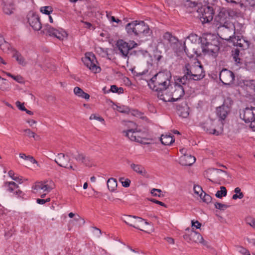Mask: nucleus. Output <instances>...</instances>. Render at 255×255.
<instances>
[{
    "label": "nucleus",
    "mask_w": 255,
    "mask_h": 255,
    "mask_svg": "<svg viewBox=\"0 0 255 255\" xmlns=\"http://www.w3.org/2000/svg\"><path fill=\"white\" fill-rule=\"evenodd\" d=\"M215 207L216 209H219L220 210H225L227 209L229 206L222 204L221 203L216 202L215 203Z\"/></svg>",
    "instance_id": "42"
},
{
    "label": "nucleus",
    "mask_w": 255,
    "mask_h": 255,
    "mask_svg": "<svg viewBox=\"0 0 255 255\" xmlns=\"http://www.w3.org/2000/svg\"><path fill=\"white\" fill-rule=\"evenodd\" d=\"M246 223L255 229V219L251 217H248L246 219Z\"/></svg>",
    "instance_id": "41"
},
{
    "label": "nucleus",
    "mask_w": 255,
    "mask_h": 255,
    "mask_svg": "<svg viewBox=\"0 0 255 255\" xmlns=\"http://www.w3.org/2000/svg\"><path fill=\"white\" fill-rule=\"evenodd\" d=\"M163 39L164 42H167L170 44V46L174 48L177 46L178 44V40L174 36L172 35V34L169 32H166L163 35Z\"/></svg>",
    "instance_id": "21"
},
{
    "label": "nucleus",
    "mask_w": 255,
    "mask_h": 255,
    "mask_svg": "<svg viewBox=\"0 0 255 255\" xmlns=\"http://www.w3.org/2000/svg\"><path fill=\"white\" fill-rule=\"evenodd\" d=\"M111 91H112L113 93H117L118 91V87L117 86L113 85L111 86Z\"/></svg>",
    "instance_id": "63"
},
{
    "label": "nucleus",
    "mask_w": 255,
    "mask_h": 255,
    "mask_svg": "<svg viewBox=\"0 0 255 255\" xmlns=\"http://www.w3.org/2000/svg\"><path fill=\"white\" fill-rule=\"evenodd\" d=\"M239 252L244 255H250L249 252L245 248L240 247Z\"/></svg>",
    "instance_id": "56"
},
{
    "label": "nucleus",
    "mask_w": 255,
    "mask_h": 255,
    "mask_svg": "<svg viewBox=\"0 0 255 255\" xmlns=\"http://www.w3.org/2000/svg\"><path fill=\"white\" fill-rule=\"evenodd\" d=\"M0 48L5 53H8L13 51V49L11 47L10 44L7 42H5V43L2 44Z\"/></svg>",
    "instance_id": "38"
},
{
    "label": "nucleus",
    "mask_w": 255,
    "mask_h": 255,
    "mask_svg": "<svg viewBox=\"0 0 255 255\" xmlns=\"http://www.w3.org/2000/svg\"><path fill=\"white\" fill-rule=\"evenodd\" d=\"M15 105L19 110L22 111H26V108L24 106V103H21L19 101H17L15 103Z\"/></svg>",
    "instance_id": "52"
},
{
    "label": "nucleus",
    "mask_w": 255,
    "mask_h": 255,
    "mask_svg": "<svg viewBox=\"0 0 255 255\" xmlns=\"http://www.w3.org/2000/svg\"><path fill=\"white\" fill-rule=\"evenodd\" d=\"M8 174L9 176L10 177L12 180L18 182L20 184H21L23 182L22 179L21 178L14 176V173L12 170H9L8 171Z\"/></svg>",
    "instance_id": "40"
},
{
    "label": "nucleus",
    "mask_w": 255,
    "mask_h": 255,
    "mask_svg": "<svg viewBox=\"0 0 255 255\" xmlns=\"http://www.w3.org/2000/svg\"><path fill=\"white\" fill-rule=\"evenodd\" d=\"M84 92L83 90L78 87H76L74 89V94L79 97L82 96V95L84 94Z\"/></svg>",
    "instance_id": "49"
},
{
    "label": "nucleus",
    "mask_w": 255,
    "mask_h": 255,
    "mask_svg": "<svg viewBox=\"0 0 255 255\" xmlns=\"http://www.w3.org/2000/svg\"><path fill=\"white\" fill-rule=\"evenodd\" d=\"M82 60L84 65L94 73H97L101 71V68L96 64L97 61L94 54L91 53H86Z\"/></svg>",
    "instance_id": "8"
},
{
    "label": "nucleus",
    "mask_w": 255,
    "mask_h": 255,
    "mask_svg": "<svg viewBox=\"0 0 255 255\" xmlns=\"http://www.w3.org/2000/svg\"><path fill=\"white\" fill-rule=\"evenodd\" d=\"M124 178H120L119 180L121 182L122 185L124 187H128L130 185V180L128 179H126L125 181H123Z\"/></svg>",
    "instance_id": "47"
},
{
    "label": "nucleus",
    "mask_w": 255,
    "mask_h": 255,
    "mask_svg": "<svg viewBox=\"0 0 255 255\" xmlns=\"http://www.w3.org/2000/svg\"><path fill=\"white\" fill-rule=\"evenodd\" d=\"M233 101L230 98L225 100L223 104L217 108V114L221 120H224L230 112Z\"/></svg>",
    "instance_id": "12"
},
{
    "label": "nucleus",
    "mask_w": 255,
    "mask_h": 255,
    "mask_svg": "<svg viewBox=\"0 0 255 255\" xmlns=\"http://www.w3.org/2000/svg\"><path fill=\"white\" fill-rule=\"evenodd\" d=\"M23 131L26 133V135L29 137H33L35 136V133L32 131L30 129L27 128L23 130Z\"/></svg>",
    "instance_id": "53"
},
{
    "label": "nucleus",
    "mask_w": 255,
    "mask_h": 255,
    "mask_svg": "<svg viewBox=\"0 0 255 255\" xmlns=\"http://www.w3.org/2000/svg\"><path fill=\"white\" fill-rule=\"evenodd\" d=\"M116 45L122 56L124 58H128V59L129 51L136 47L137 44L133 42L129 44L123 40H119L117 41Z\"/></svg>",
    "instance_id": "9"
},
{
    "label": "nucleus",
    "mask_w": 255,
    "mask_h": 255,
    "mask_svg": "<svg viewBox=\"0 0 255 255\" xmlns=\"http://www.w3.org/2000/svg\"><path fill=\"white\" fill-rule=\"evenodd\" d=\"M107 186L110 191H115L117 187V182L116 179L114 178H109L107 181Z\"/></svg>",
    "instance_id": "33"
},
{
    "label": "nucleus",
    "mask_w": 255,
    "mask_h": 255,
    "mask_svg": "<svg viewBox=\"0 0 255 255\" xmlns=\"http://www.w3.org/2000/svg\"><path fill=\"white\" fill-rule=\"evenodd\" d=\"M27 18L29 25L34 30L38 31L42 28L38 15L30 13L28 14Z\"/></svg>",
    "instance_id": "15"
},
{
    "label": "nucleus",
    "mask_w": 255,
    "mask_h": 255,
    "mask_svg": "<svg viewBox=\"0 0 255 255\" xmlns=\"http://www.w3.org/2000/svg\"><path fill=\"white\" fill-rule=\"evenodd\" d=\"M23 195V192L18 189L13 192V195L17 197H21Z\"/></svg>",
    "instance_id": "60"
},
{
    "label": "nucleus",
    "mask_w": 255,
    "mask_h": 255,
    "mask_svg": "<svg viewBox=\"0 0 255 255\" xmlns=\"http://www.w3.org/2000/svg\"><path fill=\"white\" fill-rule=\"evenodd\" d=\"M74 220L76 222H79L80 225H84L85 223L84 220L79 215H77L76 217H75Z\"/></svg>",
    "instance_id": "58"
},
{
    "label": "nucleus",
    "mask_w": 255,
    "mask_h": 255,
    "mask_svg": "<svg viewBox=\"0 0 255 255\" xmlns=\"http://www.w3.org/2000/svg\"><path fill=\"white\" fill-rule=\"evenodd\" d=\"M150 201L153 203H155L157 204H159L162 206H165V205L164 204V203H163V202H161V201H158V200H156L154 199H152L150 200Z\"/></svg>",
    "instance_id": "62"
},
{
    "label": "nucleus",
    "mask_w": 255,
    "mask_h": 255,
    "mask_svg": "<svg viewBox=\"0 0 255 255\" xmlns=\"http://www.w3.org/2000/svg\"><path fill=\"white\" fill-rule=\"evenodd\" d=\"M230 19L229 12L225 8H222L215 16V21L218 26H232V23L230 22Z\"/></svg>",
    "instance_id": "7"
},
{
    "label": "nucleus",
    "mask_w": 255,
    "mask_h": 255,
    "mask_svg": "<svg viewBox=\"0 0 255 255\" xmlns=\"http://www.w3.org/2000/svg\"><path fill=\"white\" fill-rule=\"evenodd\" d=\"M73 157L78 162L89 167L92 166L90 158L86 156L82 153L77 152L76 154H72Z\"/></svg>",
    "instance_id": "20"
},
{
    "label": "nucleus",
    "mask_w": 255,
    "mask_h": 255,
    "mask_svg": "<svg viewBox=\"0 0 255 255\" xmlns=\"http://www.w3.org/2000/svg\"><path fill=\"white\" fill-rule=\"evenodd\" d=\"M199 18L202 23L210 22L213 18L214 10L213 7L209 5H204L199 8Z\"/></svg>",
    "instance_id": "6"
},
{
    "label": "nucleus",
    "mask_w": 255,
    "mask_h": 255,
    "mask_svg": "<svg viewBox=\"0 0 255 255\" xmlns=\"http://www.w3.org/2000/svg\"><path fill=\"white\" fill-rule=\"evenodd\" d=\"M185 88L178 85H174V91L172 92L171 98H165L162 92L157 93L158 98L164 102H175L183 97L185 94Z\"/></svg>",
    "instance_id": "5"
},
{
    "label": "nucleus",
    "mask_w": 255,
    "mask_h": 255,
    "mask_svg": "<svg viewBox=\"0 0 255 255\" xmlns=\"http://www.w3.org/2000/svg\"><path fill=\"white\" fill-rule=\"evenodd\" d=\"M4 186L6 188V190L9 192H14V190L19 188V186L14 182H5Z\"/></svg>",
    "instance_id": "32"
},
{
    "label": "nucleus",
    "mask_w": 255,
    "mask_h": 255,
    "mask_svg": "<svg viewBox=\"0 0 255 255\" xmlns=\"http://www.w3.org/2000/svg\"><path fill=\"white\" fill-rule=\"evenodd\" d=\"M2 83L0 84V89L3 91H6L9 90L10 86L8 82L4 78L1 77Z\"/></svg>",
    "instance_id": "37"
},
{
    "label": "nucleus",
    "mask_w": 255,
    "mask_h": 255,
    "mask_svg": "<svg viewBox=\"0 0 255 255\" xmlns=\"http://www.w3.org/2000/svg\"><path fill=\"white\" fill-rule=\"evenodd\" d=\"M50 201V198H48L46 199H37L36 202L39 204H44L46 202H48Z\"/></svg>",
    "instance_id": "54"
},
{
    "label": "nucleus",
    "mask_w": 255,
    "mask_h": 255,
    "mask_svg": "<svg viewBox=\"0 0 255 255\" xmlns=\"http://www.w3.org/2000/svg\"><path fill=\"white\" fill-rule=\"evenodd\" d=\"M160 141L164 145H170L174 142V139L173 136L170 134H162L160 137Z\"/></svg>",
    "instance_id": "27"
},
{
    "label": "nucleus",
    "mask_w": 255,
    "mask_h": 255,
    "mask_svg": "<svg viewBox=\"0 0 255 255\" xmlns=\"http://www.w3.org/2000/svg\"><path fill=\"white\" fill-rule=\"evenodd\" d=\"M189 112L188 110H187L185 111L181 112L180 115V116L182 117L183 118H186L189 116Z\"/></svg>",
    "instance_id": "61"
},
{
    "label": "nucleus",
    "mask_w": 255,
    "mask_h": 255,
    "mask_svg": "<svg viewBox=\"0 0 255 255\" xmlns=\"http://www.w3.org/2000/svg\"><path fill=\"white\" fill-rule=\"evenodd\" d=\"M126 30L128 35L148 36L151 33L148 25L143 21L134 20L128 23Z\"/></svg>",
    "instance_id": "3"
},
{
    "label": "nucleus",
    "mask_w": 255,
    "mask_h": 255,
    "mask_svg": "<svg viewBox=\"0 0 255 255\" xmlns=\"http://www.w3.org/2000/svg\"><path fill=\"white\" fill-rule=\"evenodd\" d=\"M219 78L224 84L230 85L233 82L235 75L232 71L223 69L220 73Z\"/></svg>",
    "instance_id": "14"
},
{
    "label": "nucleus",
    "mask_w": 255,
    "mask_h": 255,
    "mask_svg": "<svg viewBox=\"0 0 255 255\" xmlns=\"http://www.w3.org/2000/svg\"><path fill=\"white\" fill-rule=\"evenodd\" d=\"M226 2L232 4L233 5L239 4L241 7H242L243 4L241 2L240 0H224Z\"/></svg>",
    "instance_id": "48"
},
{
    "label": "nucleus",
    "mask_w": 255,
    "mask_h": 255,
    "mask_svg": "<svg viewBox=\"0 0 255 255\" xmlns=\"http://www.w3.org/2000/svg\"><path fill=\"white\" fill-rule=\"evenodd\" d=\"M13 57L15 58L16 60L19 64L21 65L22 66L26 65V62L25 60V59L18 52L15 51L13 55Z\"/></svg>",
    "instance_id": "35"
},
{
    "label": "nucleus",
    "mask_w": 255,
    "mask_h": 255,
    "mask_svg": "<svg viewBox=\"0 0 255 255\" xmlns=\"http://www.w3.org/2000/svg\"><path fill=\"white\" fill-rule=\"evenodd\" d=\"M171 76L170 73L166 71L159 72L155 74L149 81L148 85L153 90L159 92H165L169 90Z\"/></svg>",
    "instance_id": "1"
},
{
    "label": "nucleus",
    "mask_w": 255,
    "mask_h": 255,
    "mask_svg": "<svg viewBox=\"0 0 255 255\" xmlns=\"http://www.w3.org/2000/svg\"><path fill=\"white\" fill-rule=\"evenodd\" d=\"M186 74H184L183 77L178 78L176 82H175V85H178L181 87H184L188 84V82L191 79H189V78L187 76H186Z\"/></svg>",
    "instance_id": "31"
},
{
    "label": "nucleus",
    "mask_w": 255,
    "mask_h": 255,
    "mask_svg": "<svg viewBox=\"0 0 255 255\" xmlns=\"http://www.w3.org/2000/svg\"><path fill=\"white\" fill-rule=\"evenodd\" d=\"M126 133V136L128 137L130 140L132 141H135L138 142H141V139L138 136H136L135 135V131L134 129H131L127 130V131H124Z\"/></svg>",
    "instance_id": "28"
},
{
    "label": "nucleus",
    "mask_w": 255,
    "mask_h": 255,
    "mask_svg": "<svg viewBox=\"0 0 255 255\" xmlns=\"http://www.w3.org/2000/svg\"><path fill=\"white\" fill-rule=\"evenodd\" d=\"M1 7L3 13L6 15H11L15 10V6L13 0H2Z\"/></svg>",
    "instance_id": "16"
},
{
    "label": "nucleus",
    "mask_w": 255,
    "mask_h": 255,
    "mask_svg": "<svg viewBox=\"0 0 255 255\" xmlns=\"http://www.w3.org/2000/svg\"><path fill=\"white\" fill-rule=\"evenodd\" d=\"M184 239L188 242L191 241V239H190V234H186L183 236Z\"/></svg>",
    "instance_id": "64"
},
{
    "label": "nucleus",
    "mask_w": 255,
    "mask_h": 255,
    "mask_svg": "<svg viewBox=\"0 0 255 255\" xmlns=\"http://www.w3.org/2000/svg\"><path fill=\"white\" fill-rule=\"evenodd\" d=\"M190 239H191V241H193L194 242L200 243L205 245H206L205 242L204 241L202 236L197 232L192 231L191 232Z\"/></svg>",
    "instance_id": "25"
},
{
    "label": "nucleus",
    "mask_w": 255,
    "mask_h": 255,
    "mask_svg": "<svg viewBox=\"0 0 255 255\" xmlns=\"http://www.w3.org/2000/svg\"><path fill=\"white\" fill-rule=\"evenodd\" d=\"M130 168L136 173L140 175L147 177V172L145 168L140 164L132 163L130 164Z\"/></svg>",
    "instance_id": "24"
},
{
    "label": "nucleus",
    "mask_w": 255,
    "mask_h": 255,
    "mask_svg": "<svg viewBox=\"0 0 255 255\" xmlns=\"http://www.w3.org/2000/svg\"><path fill=\"white\" fill-rule=\"evenodd\" d=\"M220 188V190H219L216 192L215 196L217 198L221 199L227 195V191L226 187L224 186H221Z\"/></svg>",
    "instance_id": "36"
},
{
    "label": "nucleus",
    "mask_w": 255,
    "mask_h": 255,
    "mask_svg": "<svg viewBox=\"0 0 255 255\" xmlns=\"http://www.w3.org/2000/svg\"><path fill=\"white\" fill-rule=\"evenodd\" d=\"M13 79L17 82L19 83L22 84L24 83V80L22 76L20 75L14 76L13 75V77H12Z\"/></svg>",
    "instance_id": "51"
},
{
    "label": "nucleus",
    "mask_w": 255,
    "mask_h": 255,
    "mask_svg": "<svg viewBox=\"0 0 255 255\" xmlns=\"http://www.w3.org/2000/svg\"><path fill=\"white\" fill-rule=\"evenodd\" d=\"M203 193L204 196L201 197L203 201L206 203H209L211 202L212 200V197L205 193L203 192Z\"/></svg>",
    "instance_id": "44"
},
{
    "label": "nucleus",
    "mask_w": 255,
    "mask_h": 255,
    "mask_svg": "<svg viewBox=\"0 0 255 255\" xmlns=\"http://www.w3.org/2000/svg\"><path fill=\"white\" fill-rule=\"evenodd\" d=\"M240 117L245 123L251 124L255 119V108L251 107L241 109Z\"/></svg>",
    "instance_id": "11"
},
{
    "label": "nucleus",
    "mask_w": 255,
    "mask_h": 255,
    "mask_svg": "<svg viewBox=\"0 0 255 255\" xmlns=\"http://www.w3.org/2000/svg\"><path fill=\"white\" fill-rule=\"evenodd\" d=\"M196 161L194 156L191 155L184 154L180 158L179 163L183 166H191Z\"/></svg>",
    "instance_id": "22"
},
{
    "label": "nucleus",
    "mask_w": 255,
    "mask_h": 255,
    "mask_svg": "<svg viewBox=\"0 0 255 255\" xmlns=\"http://www.w3.org/2000/svg\"><path fill=\"white\" fill-rule=\"evenodd\" d=\"M19 157L21 158H23L25 160H29L32 163L37 164V161L33 158V156L30 155H26L24 153H20Z\"/></svg>",
    "instance_id": "39"
},
{
    "label": "nucleus",
    "mask_w": 255,
    "mask_h": 255,
    "mask_svg": "<svg viewBox=\"0 0 255 255\" xmlns=\"http://www.w3.org/2000/svg\"><path fill=\"white\" fill-rule=\"evenodd\" d=\"M70 161L69 157L62 153H58L57 158L54 159V161L59 166L64 168H69L68 165Z\"/></svg>",
    "instance_id": "18"
},
{
    "label": "nucleus",
    "mask_w": 255,
    "mask_h": 255,
    "mask_svg": "<svg viewBox=\"0 0 255 255\" xmlns=\"http://www.w3.org/2000/svg\"><path fill=\"white\" fill-rule=\"evenodd\" d=\"M43 32L50 36L56 37L60 40H62L67 36V33L62 29H56L48 24L44 26Z\"/></svg>",
    "instance_id": "10"
},
{
    "label": "nucleus",
    "mask_w": 255,
    "mask_h": 255,
    "mask_svg": "<svg viewBox=\"0 0 255 255\" xmlns=\"http://www.w3.org/2000/svg\"><path fill=\"white\" fill-rule=\"evenodd\" d=\"M155 192H157L158 193H161V190L160 189L153 188L151 191V194H152L153 196L160 197V195H158L157 193H155Z\"/></svg>",
    "instance_id": "59"
},
{
    "label": "nucleus",
    "mask_w": 255,
    "mask_h": 255,
    "mask_svg": "<svg viewBox=\"0 0 255 255\" xmlns=\"http://www.w3.org/2000/svg\"><path fill=\"white\" fill-rule=\"evenodd\" d=\"M32 189L37 192L42 190L43 192L49 193L53 189V187L48 184V181L36 182L32 186Z\"/></svg>",
    "instance_id": "19"
},
{
    "label": "nucleus",
    "mask_w": 255,
    "mask_h": 255,
    "mask_svg": "<svg viewBox=\"0 0 255 255\" xmlns=\"http://www.w3.org/2000/svg\"><path fill=\"white\" fill-rule=\"evenodd\" d=\"M182 70L183 73L186 74V76L191 80H200L205 76L203 67L201 65H199L198 63L192 65L187 63Z\"/></svg>",
    "instance_id": "4"
},
{
    "label": "nucleus",
    "mask_w": 255,
    "mask_h": 255,
    "mask_svg": "<svg viewBox=\"0 0 255 255\" xmlns=\"http://www.w3.org/2000/svg\"><path fill=\"white\" fill-rule=\"evenodd\" d=\"M135 216L125 215L122 218L123 221L127 225L134 228L135 227Z\"/></svg>",
    "instance_id": "30"
},
{
    "label": "nucleus",
    "mask_w": 255,
    "mask_h": 255,
    "mask_svg": "<svg viewBox=\"0 0 255 255\" xmlns=\"http://www.w3.org/2000/svg\"><path fill=\"white\" fill-rule=\"evenodd\" d=\"M90 120H96L100 122H104V120L101 117L97 116L96 115L92 114L90 117Z\"/></svg>",
    "instance_id": "55"
},
{
    "label": "nucleus",
    "mask_w": 255,
    "mask_h": 255,
    "mask_svg": "<svg viewBox=\"0 0 255 255\" xmlns=\"http://www.w3.org/2000/svg\"><path fill=\"white\" fill-rule=\"evenodd\" d=\"M194 191L195 194H197L198 195H199L200 197H202L204 192L200 186L198 185L194 186Z\"/></svg>",
    "instance_id": "43"
},
{
    "label": "nucleus",
    "mask_w": 255,
    "mask_h": 255,
    "mask_svg": "<svg viewBox=\"0 0 255 255\" xmlns=\"http://www.w3.org/2000/svg\"><path fill=\"white\" fill-rule=\"evenodd\" d=\"M239 50L236 49L234 51V54H233V58L237 63H239L240 62V58L239 57Z\"/></svg>",
    "instance_id": "45"
},
{
    "label": "nucleus",
    "mask_w": 255,
    "mask_h": 255,
    "mask_svg": "<svg viewBox=\"0 0 255 255\" xmlns=\"http://www.w3.org/2000/svg\"><path fill=\"white\" fill-rule=\"evenodd\" d=\"M233 31L237 32V33L242 34L245 31L244 25L239 22H236L234 24H233Z\"/></svg>",
    "instance_id": "34"
},
{
    "label": "nucleus",
    "mask_w": 255,
    "mask_h": 255,
    "mask_svg": "<svg viewBox=\"0 0 255 255\" xmlns=\"http://www.w3.org/2000/svg\"><path fill=\"white\" fill-rule=\"evenodd\" d=\"M40 11L43 13L49 15L52 10L50 6H44L41 8Z\"/></svg>",
    "instance_id": "46"
},
{
    "label": "nucleus",
    "mask_w": 255,
    "mask_h": 255,
    "mask_svg": "<svg viewBox=\"0 0 255 255\" xmlns=\"http://www.w3.org/2000/svg\"><path fill=\"white\" fill-rule=\"evenodd\" d=\"M233 23L232 26H218L220 37L224 40L227 41L231 40L232 41L233 38H234V34L235 32L233 31Z\"/></svg>",
    "instance_id": "13"
},
{
    "label": "nucleus",
    "mask_w": 255,
    "mask_h": 255,
    "mask_svg": "<svg viewBox=\"0 0 255 255\" xmlns=\"http://www.w3.org/2000/svg\"><path fill=\"white\" fill-rule=\"evenodd\" d=\"M201 224L198 221H192V226L196 229H199L201 227Z\"/></svg>",
    "instance_id": "57"
},
{
    "label": "nucleus",
    "mask_w": 255,
    "mask_h": 255,
    "mask_svg": "<svg viewBox=\"0 0 255 255\" xmlns=\"http://www.w3.org/2000/svg\"><path fill=\"white\" fill-rule=\"evenodd\" d=\"M202 51L206 54L216 57L220 49V41L218 37L212 34H208L201 40Z\"/></svg>",
    "instance_id": "2"
},
{
    "label": "nucleus",
    "mask_w": 255,
    "mask_h": 255,
    "mask_svg": "<svg viewBox=\"0 0 255 255\" xmlns=\"http://www.w3.org/2000/svg\"><path fill=\"white\" fill-rule=\"evenodd\" d=\"M183 48L184 52L189 58L193 57L195 55H196L197 56H198L200 55L198 53L197 49L193 46L190 47L189 48H187L185 46V44L184 43Z\"/></svg>",
    "instance_id": "26"
},
{
    "label": "nucleus",
    "mask_w": 255,
    "mask_h": 255,
    "mask_svg": "<svg viewBox=\"0 0 255 255\" xmlns=\"http://www.w3.org/2000/svg\"><path fill=\"white\" fill-rule=\"evenodd\" d=\"M203 128L204 130L207 132L215 134L217 135H219L220 132L217 131L215 128L214 127V122L212 121L207 122L203 125Z\"/></svg>",
    "instance_id": "23"
},
{
    "label": "nucleus",
    "mask_w": 255,
    "mask_h": 255,
    "mask_svg": "<svg viewBox=\"0 0 255 255\" xmlns=\"http://www.w3.org/2000/svg\"><path fill=\"white\" fill-rule=\"evenodd\" d=\"M232 42L234 46L239 47L242 50L248 49L250 45L249 41L243 37H240L239 36H234Z\"/></svg>",
    "instance_id": "17"
},
{
    "label": "nucleus",
    "mask_w": 255,
    "mask_h": 255,
    "mask_svg": "<svg viewBox=\"0 0 255 255\" xmlns=\"http://www.w3.org/2000/svg\"><path fill=\"white\" fill-rule=\"evenodd\" d=\"M135 224L134 228L143 231H144V230L141 229L140 227H143V225L144 224L146 225H149V223L145 221V220L137 216H135Z\"/></svg>",
    "instance_id": "29"
},
{
    "label": "nucleus",
    "mask_w": 255,
    "mask_h": 255,
    "mask_svg": "<svg viewBox=\"0 0 255 255\" xmlns=\"http://www.w3.org/2000/svg\"><path fill=\"white\" fill-rule=\"evenodd\" d=\"M119 112L123 113H128L129 111V108L125 106H119L117 107Z\"/></svg>",
    "instance_id": "50"
}]
</instances>
